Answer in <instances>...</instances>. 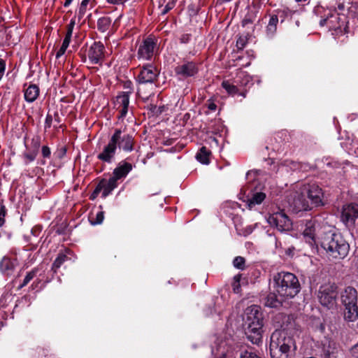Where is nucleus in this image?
Instances as JSON below:
<instances>
[{
	"label": "nucleus",
	"mask_w": 358,
	"mask_h": 358,
	"mask_svg": "<svg viewBox=\"0 0 358 358\" xmlns=\"http://www.w3.org/2000/svg\"><path fill=\"white\" fill-rule=\"evenodd\" d=\"M296 345L286 329L275 330L271 336L270 352L272 358H294Z\"/></svg>",
	"instance_id": "f257e3e1"
},
{
	"label": "nucleus",
	"mask_w": 358,
	"mask_h": 358,
	"mask_svg": "<svg viewBox=\"0 0 358 358\" xmlns=\"http://www.w3.org/2000/svg\"><path fill=\"white\" fill-rule=\"evenodd\" d=\"M321 247L335 259H344L348 254L350 245L340 234L329 231L318 238Z\"/></svg>",
	"instance_id": "f03ea898"
},
{
	"label": "nucleus",
	"mask_w": 358,
	"mask_h": 358,
	"mask_svg": "<svg viewBox=\"0 0 358 358\" xmlns=\"http://www.w3.org/2000/svg\"><path fill=\"white\" fill-rule=\"evenodd\" d=\"M275 292L286 300L294 298L300 292L301 285L297 277L289 272H279L273 275Z\"/></svg>",
	"instance_id": "7ed1b4c3"
},
{
	"label": "nucleus",
	"mask_w": 358,
	"mask_h": 358,
	"mask_svg": "<svg viewBox=\"0 0 358 358\" xmlns=\"http://www.w3.org/2000/svg\"><path fill=\"white\" fill-rule=\"evenodd\" d=\"M245 325L248 338L254 344L262 341L263 327V315L259 306L253 305L245 311Z\"/></svg>",
	"instance_id": "20e7f679"
},
{
	"label": "nucleus",
	"mask_w": 358,
	"mask_h": 358,
	"mask_svg": "<svg viewBox=\"0 0 358 358\" xmlns=\"http://www.w3.org/2000/svg\"><path fill=\"white\" fill-rule=\"evenodd\" d=\"M251 82L252 78L247 72L240 71L234 79L223 80L222 87L229 96H240L245 99L248 94L245 87Z\"/></svg>",
	"instance_id": "39448f33"
},
{
	"label": "nucleus",
	"mask_w": 358,
	"mask_h": 358,
	"mask_svg": "<svg viewBox=\"0 0 358 358\" xmlns=\"http://www.w3.org/2000/svg\"><path fill=\"white\" fill-rule=\"evenodd\" d=\"M318 299L320 304L328 309L336 306L337 292L335 286L326 284L320 287L318 292Z\"/></svg>",
	"instance_id": "423d86ee"
},
{
	"label": "nucleus",
	"mask_w": 358,
	"mask_h": 358,
	"mask_svg": "<svg viewBox=\"0 0 358 358\" xmlns=\"http://www.w3.org/2000/svg\"><path fill=\"white\" fill-rule=\"evenodd\" d=\"M267 222L271 227L280 232L289 231L292 229V222L283 210H280L267 217Z\"/></svg>",
	"instance_id": "0eeeda50"
},
{
	"label": "nucleus",
	"mask_w": 358,
	"mask_h": 358,
	"mask_svg": "<svg viewBox=\"0 0 358 358\" xmlns=\"http://www.w3.org/2000/svg\"><path fill=\"white\" fill-rule=\"evenodd\" d=\"M346 16L336 11L330 12L327 17L320 21L321 27L326 26L329 30H341L345 25Z\"/></svg>",
	"instance_id": "6e6552de"
},
{
	"label": "nucleus",
	"mask_w": 358,
	"mask_h": 358,
	"mask_svg": "<svg viewBox=\"0 0 358 358\" xmlns=\"http://www.w3.org/2000/svg\"><path fill=\"white\" fill-rule=\"evenodd\" d=\"M116 136H111L108 143L105 145L97 155V159L104 163H112L115 157L117 150L116 145Z\"/></svg>",
	"instance_id": "1a4fd4ad"
},
{
	"label": "nucleus",
	"mask_w": 358,
	"mask_h": 358,
	"mask_svg": "<svg viewBox=\"0 0 358 358\" xmlns=\"http://www.w3.org/2000/svg\"><path fill=\"white\" fill-rule=\"evenodd\" d=\"M19 261L17 257V250L12 249L4 256L0 262V271L6 275H11L16 266L18 265Z\"/></svg>",
	"instance_id": "9d476101"
},
{
	"label": "nucleus",
	"mask_w": 358,
	"mask_h": 358,
	"mask_svg": "<svg viewBox=\"0 0 358 358\" xmlns=\"http://www.w3.org/2000/svg\"><path fill=\"white\" fill-rule=\"evenodd\" d=\"M115 136L117 148L127 152H131L134 150L135 141L132 135L123 134L120 129H116L111 136Z\"/></svg>",
	"instance_id": "9b49d317"
},
{
	"label": "nucleus",
	"mask_w": 358,
	"mask_h": 358,
	"mask_svg": "<svg viewBox=\"0 0 358 358\" xmlns=\"http://www.w3.org/2000/svg\"><path fill=\"white\" fill-rule=\"evenodd\" d=\"M157 51V43L152 38L148 37L140 45L138 50V57L140 59L151 60Z\"/></svg>",
	"instance_id": "f8f14e48"
},
{
	"label": "nucleus",
	"mask_w": 358,
	"mask_h": 358,
	"mask_svg": "<svg viewBox=\"0 0 358 358\" xmlns=\"http://www.w3.org/2000/svg\"><path fill=\"white\" fill-rule=\"evenodd\" d=\"M341 217L345 224H353L358 217V204L352 203L344 205Z\"/></svg>",
	"instance_id": "ddd939ff"
},
{
	"label": "nucleus",
	"mask_w": 358,
	"mask_h": 358,
	"mask_svg": "<svg viewBox=\"0 0 358 358\" xmlns=\"http://www.w3.org/2000/svg\"><path fill=\"white\" fill-rule=\"evenodd\" d=\"M119 179L113 174L108 180H102L96 186L93 194H98L102 191L103 197H106L110 192L117 187Z\"/></svg>",
	"instance_id": "4468645a"
},
{
	"label": "nucleus",
	"mask_w": 358,
	"mask_h": 358,
	"mask_svg": "<svg viewBox=\"0 0 358 358\" xmlns=\"http://www.w3.org/2000/svg\"><path fill=\"white\" fill-rule=\"evenodd\" d=\"M158 75V71L152 65H147L141 70L138 78L141 84L153 83Z\"/></svg>",
	"instance_id": "2eb2a0df"
},
{
	"label": "nucleus",
	"mask_w": 358,
	"mask_h": 358,
	"mask_svg": "<svg viewBox=\"0 0 358 358\" xmlns=\"http://www.w3.org/2000/svg\"><path fill=\"white\" fill-rule=\"evenodd\" d=\"M104 46L101 42H94L88 50V57L92 64H96L103 58Z\"/></svg>",
	"instance_id": "dca6fc26"
},
{
	"label": "nucleus",
	"mask_w": 358,
	"mask_h": 358,
	"mask_svg": "<svg viewBox=\"0 0 358 358\" xmlns=\"http://www.w3.org/2000/svg\"><path fill=\"white\" fill-rule=\"evenodd\" d=\"M129 94L128 92H121L116 96L115 106L120 112L119 118H124L128 112Z\"/></svg>",
	"instance_id": "f3484780"
},
{
	"label": "nucleus",
	"mask_w": 358,
	"mask_h": 358,
	"mask_svg": "<svg viewBox=\"0 0 358 358\" xmlns=\"http://www.w3.org/2000/svg\"><path fill=\"white\" fill-rule=\"evenodd\" d=\"M175 72L182 78L194 76L198 72V67L193 62H186L176 66Z\"/></svg>",
	"instance_id": "a211bd4d"
},
{
	"label": "nucleus",
	"mask_w": 358,
	"mask_h": 358,
	"mask_svg": "<svg viewBox=\"0 0 358 358\" xmlns=\"http://www.w3.org/2000/svg\"><path fill=\"white\" fill-rule=\"evenodd\" d=\"M306 194L313 205L315 206L322 205L323 192L318 185H309L306 189Z\"/></svg>",
	"instance_id": "6ab92c4d"
},
{
	"label": "nucleus",
	"mask_w": 358,
	"mask_h": 358,
	"mask_svg": "<svg viewBox=\"0 0 358 358\" xmlns=\"http://www.w3.org/2000/svg\"><path fill=\"white\" fill-rule=\"evenodd\" d=\"M303 236L307 243L310 245H313L316 243L317 239L319 241L318 238L322 235L320 234L316 237L315 223L312 220H309L306 223V228L303 231Z\"/></svg>",
	"instance_id": "aec40b11"
},
{
	"label": "nucleus",
	"mask_w": 358,
	"mask_h": 358,
	"mask_svg": "<svg viewBox=\"0 0 358 358\" xmlns=\"http://www.w3.org/2000/svg\"><path fill=\"white\" fill-rule=\"evenodd\" d=\"M341 298L344 306L357 305L358 294L354 287L345 288Z\"/></svg>",
	"instance_id": "412c9836"
},
{
	"label": "nucleus",
	"mask_w": 358,
	"mask_h": 358,
	"mask_svg": "<svg viewBox=\"0 0 358 358\" xmlns=\"http://www.w3.org/2000/svg\"><path fill=\"white\" fill-rule=\"evenodd\" d=\"M321 345L322 352L327 357L334 355L338 349L336 342L329 337H324L321 341Z\"/></svg>",
	"instance_id": "4be33fe9"
},
{
	"label": "nucleus",
	"mask_w": 358,
	"mask_h": 358,
	"mask_svg": "<svg viewBox=\"0 0 358 358\" xmlns=\"http://www.w3.org/2000/svg\"><path fill=\"white\" fill-rule=\"evenodd\" d=\"M132 169L133 166L131 163L122 161L113 170V174L115 176V178H117L119 180H122L127 177Z\"/></svg>",
	"instance_id": "5701e85b"
},
{
	"label": "nucleus",
	"mask_w": 358,
	"mask_h": 358,
	"mask_svg": "<svg viewBox=\"0 0 358 358\" xmlns=\"http://www.w3.org/2000/svg\"><path fill=\"white\" fill-rule=\"evenodd\" d=\"M71 253L72 252L71 250L66 249L64 252H61L58 254L57 258L52 265V270L55 273L57 272V270L65 262L71 259L69 255H71Z\"/></svg>",
	"instance_id": "b1692460"
},
{
	"label": "nucleus",
	"mask_w": 358,
	"mask_h": 358,
	"mask_svg": "<svg viewBox=\"0 0 358 358\" xmlns=\"http://www.w3.org/2000/svg\"><path fill=\"white\" fill-rule=\"evenodd\" d=\"M39 92V87L36 85H30L24 90V99L29 103H32L38 97Z\"/></svg>",
	"instance_id": "393cba45"
},
{
	"label": "nucleus",
	"mask_w": 358,
	"mask_h": 358,
	"mask_svg": "<svg viewBox=\"0 0 358 358\" xmlns=\"http://www.w3.org/2000/svg\"><path fill=\"white\" fill-rule=\"evenodd\" d=\"M286 299L279 296L274 290L273 293L268 294L265 299V306L271 308H277L282 304Z\"/></svg>",
	"instance_id": "a878e982"
},
{
	"label": "nucleus",
	"mask_w": 358,
	"mask_h": 358,
	"mask_svg": "<svg viewBox=\"0 0 358 358\" xmlns=\"http://www.w3.org/2000/svg\"><path fill=\"white\" fill-rule=\"evenodd\" d=\"M344 318L348 322H355L358 319V306H344Z\"/></svg>",
	"instance_id": "bb28decb"
},
{
	"label": "nucleus",
	"mask_w": 358,
	"mask_h": 358,
	"mask_svg": "<svg viewBox=\"0 0 358 358\" xmlns=\"http://www.w3.org/2000/svg\"><path fill=\"white\" fill-rule=\"evenodd\" d=\"M96 5L95 0H83L78 10V17L82 18L89 8H92Z\"/></svg>",
	"instance_id": "cd10ccee"
},
{
	"label": "nucleus",
	"mask_w": 358,
	"mask_h": 358,
	"mask_svg": "<svg viewBox=\"0 0 358 358\" xmlns=\"http://www.w3.org/2000/svg\"><path fill=\"white\" fill-rule=\"evenodd\" d=\"M278 23V17L276 15L271 16L268 24L266 27V34L268 36H273L277 30V24Z\"/></svg>",
	"instance_id": "c85d7f7f"
},
{
	"label": "nucleus",
	"mask_w": 358,
	"mask_h": 358,
	"mask_svg": "<svg viewBox=\"0 0 358 358\" xmlns=\"http://www.w3.org/2000/svg\"><path fill=\"white\" fill-rule=\"evenodd\" d=\"M266 194L263 192H257L252 195V196L248 199V205L250 209H251L255 205H259L262 203L265 199Z\"/></svg>",
	"instance_id": "c756f323"
},
{
	"label": "nucleus",
	"mask_w": 358,
	"mask_h": 358,
	"mask_svg": "<svg viewBox=\"0 0 358 358\" xmlns=\"http://www.w3.org/2000/svg\"><path fill=\"white\" fill-rule=\"evenodd\" d=\"M294 208L296 211L308 210L311 208L308 202L303 198V196H299L294 201Z\"/></svg>",
	"instance_id": "7c9ffc66"
},
{
	"label": "nucleus",
	"mask_w": 358,
	"mask_h": 358,
	"mask_svg": "<svg viewBox=\"0 0 358 358\" xmlns=\"http://www.w3.org/2000/svg\"><path fill=\"white\" fill-rule=\"evenodd\" d=\"M210 152L206 147H202L196 155V159L203 164L209 163V155Z\"/></svg>",
	"instance_id": "2f4dec72"
},
{
	"label": "nucleus",
	"mask_w": 358,
	"mask_h": 358,
	"mask_svg": "<svg viewBox=\"0 0 358 358\" xmlns=\"http://www.w3.org/2000/svg\"><path fill=\"white\" fill-rule=\"evenodd\" d=\"M38 271V268H34L31 271H29L25 275L22 282L19 285L18 289H21L24 287L27 286L30 282L31 280H32L35 277H36Z\"/></svg>",
	"instance_id": "473e14b6"
},
{
	"label": "nucleus",
	"mask_w": 358,
	"mask_h": 358,
	"mask_svg": "<svg viewBox=\"0 0 358 358\" xmlns=\"http://www.w3.org/2000/svg\"><path fill=\"white\" fill-rule=\"evenodd\" d=\"M111 24V20L108 17H103L98 20L97 27L101 32L106 31Z\"/></svg>",
	"instance_id": "72a5a7b5"
},
{
	"label": "nucleus",
	"mask_w": 358,
	"mask_h": 358,
	"mask_svg": "<svg viewBox=\"0 0 358 358\" xmlns=\"http://www.w3.org/2000/svg\"><path fill=\"white\" fill-rule=\"evenodd\" d=\"M75 20H71L69 22V24L67 25V31L65 36V38L63 41L62 44L66 45L67 46L69 45V43L71 42V39L72 37L73 30L75 27Z\"/></svg>",
	"instance_id": "f704fd0d"
},
{
	"label": "nucleus",
	"mask_w": 358,
	"mask_h": 358,
	"mask_svg": "<svg viewBox=\"0 0 358 358\" xmlns=\"http://www.w3.org/2000/svg\"><path fill=\"white\" fill-rule=\"evenodd\" d=\"M40 277L41 275L32 282L29 287L31 290L40 291L45 287L46 282H43V279Z\"/></svg>",
	"instance_id": "c9c22d12"
},
{
	"label": "nucleus",
	"mask_w": 358,
	"mask_h": 358,
	"mask_svg": "<svg viewBox=\"0 0 358 358\" xmlns=\"http://www.w3.org/2000/svg\"><path fill=\"white\" fill-rule=\"evenodd\" d=\"M350 3L349 0H337L336 5H337V13H343V12L345 10V9L348 8V6Z\"/></svg>",
	"instance_id": "e433bc0d"
},
{
	"label": "nucleus",
	"mask_w": 358,
	"mask_h": 358,
	"mask_svg": "<svg viewBox=\"0 0 358 358\" xmlns=\"http://www.w3.org/2000/svg\"><path fill=\"white\" fill-rule=\"evenodd\" d=\"M245 260L243 257L238 256L234 258L233 261V265L234 267L238 269L243 270L245 267Z\"/></svg>",
	"instance_id": "4c0bfd02"
},
{
	"label": "nucleus",
	"mask_w": 358,
	"mask_h": 358,
	"mask_svg": "<svg viewBox=\"0 0 358 358\" xmlns=\"http://www.w3.org/2000/svg\"><path fill=\"white\" fill-rule=\"evenodd\" d=\"M241 275L240 274L236 275L234 277V282L232 284L233 290L235 293H239L241 290Z\"/></svg>",
	"instance_id": "58836bf2"
},
{
	"label": "nucleus",
	"mask_w": 358,
	"mask_h": 358,
	"mask_svg": "<svg viewBox=\"0 0 358 358\" xmlns=\"http://www.w3.org/2000/svg\"><path fill=\"white\" fill-rule=\"evenodd\" d=\"M104 218L103 212L99 211L96 213L95 220H94L93 217H91V223L92 224H101Z\"/></svg>",
	"instance_id": "ea45409f"
},
{
	"label": "nucleus",
	"mask_w": 358,
	"mask_h": 358,
	"mask_svg": "<svg viewBox=\"0 0 358 358\" xmlns=\"http://www.w3.org/2000/svg\"><path fill=\"white\" fill-rule=\"evenodd\" d=\"M37 154H38L37 150L24 153V157L26 159V164L33 162L36 159Z\"/></svg>",
	"instance_id": "a19ab883"
},
{
	"label": "nucleus",
	"mask_w": 358,
	"mask_h": 358,
	"mask_svg": "<svg viewBox=\"0 0 358 358\" xmlns=\"http://www.w3.org/2000/svg\"><path fill=\"white\" fill-rule=\"evenodd\" d=\"M6 215V209L4 205L0 203V228L5 223V217Z\"/></svg>",
	"instance_id": "79ce46f5"
},
{
	"label": "nucleus",
	"mask_w": 358,
	"mask_h": 358,
	"mask_svg": "<svg viewBox=\"0 0 358 358\" xmlns=\"http://www.w3.org/2000/svg\"><path fill=\"white\" fill-rule=\"evenodd\" d=\"M240 358H259V357L253 352L245 350L241 353Z\"/></svg>",
	"instance_id": "37998d69"
},
{
	"label": "nucleus",
	"mask_w": 358,
	"mask_h": 358,
	"mask_svg": "<svg viewBox=\"0 0 358 358\" xmlns=\"http://www.w3.org/2000/svg\"><path fill=\"white\" fill-rule=\"evenodd\" d=\"M42 155L44 158H50L51 155V151L48 146L43 145L41 149Z\"/></svg>",
	"instance_id": "c03bdc74"
},
{
	"label": "nucleus",
	"mask_w": 358,
	"mask_h": 358,
	"mask_svg": "<svg viewBox=\"0 0 358 358\" xmlns=\"http://www.w3.org/2000/svg\"><path fill=\"white\" fill-rule=\"evenodd\" d=\"M253 231V228L252 226H247L242 231H238V234L240 235H243L244 236H246L249 234H250Z\"/></svg>",
	"instance_id": "a18cd8bd"
},
{
	"label": "nucleus",
	"mask_w": 358,
	"mask_h": 358,
	"mask_svg": "<svg viewBox=\"0 0 358 358\" xmlns=\"http://www.w3.org/2000/svg\"><path fill=\"white\" fill-rule=\"evenodd\" d=\"M6 70V62L0 59V80H1Z\"/></svg>",
	"instance_id": "49530a36"
},
{
	"label": "nucleus",
	"mask_w": 358,
	"mask_h": 358,
	"mask_svg": "<svg viewBox=\"0 0 358 358\" xmlns=\"http://www.w3.org/2000/svg\"><path fill=\"white\" fill-rule=\"evenodd\" d=\"M174 7V3L173 2H169L165 7L162 10V14H166L170 10H171Z\"/></svg>",
	"instance_id": "de8ad7c7"
},
{
	"label": "nucleus",
	"mask_w": 358,
	"mask_h": 358,
	"mask_svg": "<svg viewBox=\"0 0 358 358\" xmlns=\"http://www.w3.org/2000/svg\"><path fill=\"white\" fill-rule=\"evenodd\" d=\"M107 3L113 5H122L128 0H106Z\"/></svg>",
	"instance_id": "09e8293b"
},
{
	"label": "nucleus",
	"mask_w": 358,
	"mask_h": 358,
	"mask_svg": "<svg viewBox=\"0 0 358 358\" xmlns=\"http://www.w3.org/2000/svg\"><path fill=\"white\" fill-rule=\"evenodd\" d=\"M350 352L352 357L358 358V343L352 347Z\"/></svg>",
	"instance_id": "8fccbe9b"
},
{
	"label": "nucleus",
	"mask_w": 358,
	"mask_h": 358,
	"mask_svg": "<svg viewBox=\"0 0 358 358\" xmlns=\"http://www.w3.org/2000/svg\"><path fill=\"white\" fill-rule=\"evenodd\" d=\"M52 122V117L50 115H48L45 117V127L50 128Z\"/></svg>",
	"instance_id": "3c124183"
},
{
	"label": "nucleus",
	"mask_w": 358,
	"mask_h": 358,
	"mask_svg": "<svg viewBox=\"0 0 358 358\" xmlns=\"http://www.w3.org/2000/svg\"><path fill=\"white\" fill-rule=\"evenodd\" d=\"M208 109L210 110L215 111L216 110V108H217V106H216V104L215 103L210 102V103H208Z\"/></svg>",
	"instance_id": "603ef678"
},
{
	"label": "nucleus",
	"mask_w": 358,
	"mask_h": 358,
	"mask_svg": "<svg viewBox=\"0 0 358 358\" xmlns=\"http://www.w3.org/2000/svg\"><path fill=\"white\" fill-rule=\"evenodd\" d=\"M64 53H65V51H64L61 48H59V50L56 53V57L59 58L61 56H62Z\"/></svg>",
	"instance_id": "864d4df0"
},
{
	"label": "nucleus",
	"mask_w": 358,
	"mask_h": 358,
	"mask_svg": "<svg viewBox=\"0 0 358 358\" xmlns=\"http://www.w3.org/2000/svg\"><path fill=\"white\" fill-rule=\"evenodd\" d=\"M72 1H73V0H66L64 3V6L68 7L71 3Z\"/></svg>",
	"instance_id": "5fc2aeb1"
},
{
	"label": "nucleus",
	"mask_w": 358,
	"mask_h": 358,
	"mask_svg": "<svg viewBox=\"0 0 358 358\" xmlns=\"http://www.w3.org/2000/svg\"><path fill=\"white\" fill-rule=\"evenodd\" d=\"M34 146L36 149H37L39 147V138H38L36 141L35 142Z\"/></svg>",
	"instance_id": "6e6d98bb"
},
{
	"label": "nucleus",
	"mask_w": 358,
	"mask_h": 358,
	"mask_svg": "<svg viewBox=\"0 0 358 358\" xmlns=\"http://www.w3.org/2000/svg\"><path fill=\"white\" fill-rule=\"evenodd\" d=\"M68 47H69V46H67V45H64V44H62V46L60 47V48H61L62 50H64V51H65V52H66V49H67V48H68Z\"/></svg>",
	"instance_id": "4d7b16f0"
},
{
	"label": "nucleus",
	"mask_w": 358,
	"mask_h": 358,
	"mask_svg": "<svg viewBox=\"0 0 358 358\" xmlns=\"http://www.w3.org/2000/svg\"><path fill=\"white\" fill-rule=\"evenodd\" d=\"M138 94H139V96H142L141 88L138 89Z\"/></svg>",
	"instance_id": "13d9d810"
},
{
	"label": "nucleus",
	"mask_w": 358,
	"mask_h": 358,
	"mask_svg": "<svg viewBox=\"0 0 358 358\" xmlns=\"http://www.w3.org/2000/svg\"><path fill=\"white\" fill-rule=\"evenodd\" d=\"M355 9H356V13L358 15V4L356 6Z\"/></svg>",
	"instance_id": "bf43d9fd"
},
{
	"label": "nucleus",
	"mask_w": 358,
	"mask_h": 358,
	"mask_svg": "<svg viewBox=\"0 0 358 358\" xmlns=\"http://www.w3.org/2000/svg\"><path fill=\"white\" fill-rule=\"evenodd\" d=\"M296 2H303L306 1V0H295Z\"/></svg>",
	"instance_id": "052dcab7"
},
{
	"label": "nucleus",
	"mask_w": 358,
	"mask_h": 358,
	"mask_svg": "<svg viewBox=\"0 0 358 358\" xmlns=\"http://www.w3.org/2000/svg\"><path fill=\"white\" fill-rule=\"evenodd\" d=\"M148 96H145V97H144V96H143V99H148Z\"/></svg>",
	"instance_id": "680f3d73"
},
{
	"label": "nucleus",
	"mask_w": 358,
	"mask_h": 358,
	"mask_svg": "<svg viewBox=\"0 0 358 358\" xmlns=\"http://www.w3.org/2000/svg\"><path fill=\"white\" fill-rule=\"evenodd\" d=\"M3 34V33L0 31V34Z\"/></svg>",
	"instance_id": "e2e57ef3"
}]
</instances>
